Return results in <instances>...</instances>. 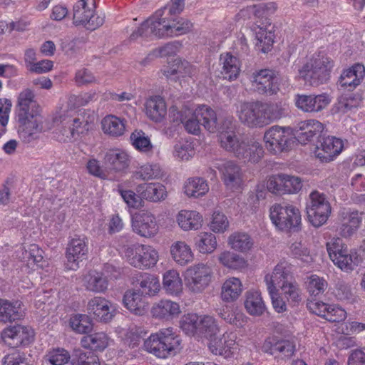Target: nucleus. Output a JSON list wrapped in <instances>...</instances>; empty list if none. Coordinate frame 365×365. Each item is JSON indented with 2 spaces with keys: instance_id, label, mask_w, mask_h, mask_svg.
Instances as JSON below:
<instances>
[{
  "instance_id": "1",
  "label": "nucleus",
  "mask_w": 365,
  "mask_h": 365,
  "mask_svg": "<svg viewBox=\"0 0 365 365\" xmlns=\"http://www.w3.org/2000/svg\"><path fill=\"white\" fill-rule=\"evenodd\" d=\"M96 96L94 91L71 95L58 107L53 115L55 125L53 138L60 143H72L87 135L93 129L96 115L89 110H76L92 101Z\"/></svg>"
},
{
  "instance_id": "2",
  "label": "nucleus",
  "mask_w": 365,
  "mask_h": 365,
  "mask_svg": "<svg viewBox=\"0 0 365 365\" xmlns=\"http://www.w3.org/2000/svg\"><path fill=\"white\" fill-rule=\"evenodd\" d=\"M169 117L173 122L180 121L188 133L195 135L201 131L200 118L205 129L210 133H217L221 146L227 150L228 135L225 121L208 106H198L194 110L185 109L183 113H180L175 106H172L169 110Z\"/></svg>"
},
{
  "instance_id": "3",
  "label": "nucleus",
  "mask_w": 365,
  "mask_h": 365,
  "mask_svg": "<svg viewBox=\"0 0 365 365\" xmlns=\"http://www.w3.org/2000/svg\"><path fill=\"white\" fill-rule=\"evenodd\" d=\"M181 339L173 327L163 328L146 338L143 349L159 359L175 356L182 349Z\"/></svg>"
},
{
  "instance_id": "4",
  "label": "nucleus",
  "mask_w": 365,
  "mask_h": 365,
  "mask_svg": "<svg viewBox=\"0 0 365 365\" xmlns=\"http://www.w3.org/2000/svg\"><path fill=\"white\" fill-rule=\"evenodd\" d=\"M333 66L330 58L314 55L299 70V75L309 86H318L329 80Z\"/></svg>"
},
{
  "instance_id": "5",
  "label": "nucleus",
  "mask_w": 365,
  "mask_h": 365,
  "mask_svg": "<svg viewBox=\"0 0 365 365\" xmlns=\"http://www.w3.org/2000/svg\"><path fill=\"white\" fill-rule=\"evenodd\" d=\"M120 254L130 265L139 269L153 268L159 260L158 250L149 245H132L124 247Z\"/></svg>"
},
{
  "instance_id": "6",
  "label": "nucleus",
  "mask_w": 365,
  "mask_h": 365,
  "mask_svg": "<svg viewBox=\"0 0 365 365\" xmlns=\"http://www.w3.org/2000/svg\"><path fill=\"white\" fill-rule=\"evenodd\" d=\"M263 155L262 145L255 140H246L240 135H230V158H236L241 163H255Z\"/></svg>"
},
{
  "instance_id": "7",
  "label": "nucleus",
  "mask_w": 365,
  "mask_h": 365,
  "mask_svg": "<svg viewBox=\"0 0 365 365\" xmlns=\"http://www.w3.org/2000/svg\"><path fill=\"white\" fill-rule=\"evenodd\" d=\"M170 21L168 17L163 16V11L158 10L153 15L146 19L140 26L134 31L130 37L135 39L138 37L145 38H161L170 36Z\"/></svg>"
},
{
  "instance_id": "8",
  "label": "nucleus",
  "mask_w": 365,
  "mask_h": 365,
  "mask_svg": "<svg viewBox=\"0 0 365 365\" xmlns=\"http://www.w3.org/2000/svg\"><path fill=\"white\" fill-rule=\"evenodd\" d=\"M269 216L272 223L282 231H297L301 224L300 212L292 205H273Z\"/></svg>"
},
{
  "instance_id": "9",
  "label": "nucleus",
  "mask_w": 365,
  "mask_h": 365,
  "mask_svg": "<svg viewBox=\"0 0 365 365\" xmlns=\"http://www.w3.org/2000/svg\"><path fill=\"white\" fill-rule=\"evenodd\" d=\"M183 276L188 291L195 294H201L210 284L212 271L207 264L198 262L188 267Z\"/></svg>"
},
{
  "instance_id": "10",
  "label": "nucleus",
  "mask_w": 365,
  "mask_h": 365,
  "mask_svg": "<svg viewBox=\"0 0 365 365\" xmlns=\"http://www.w3.org/2000/svg\"><path fill=\"white\" fill-rule=\"evenodd\" d=\"M327 249L334 264L344 272L352 271L360 262L357 253L349 252L340 238L327 242Z\"/></svg>"
},
{
  "instance_id": "11",
  "label": "nucleus",
  "mask_w": 365,
  "mask_h": 365,
  "mask_svg": "<svg viewBox=\"0 0 365 365\" xmlns=\"http://www.w3.org/2000/svg\"><path fill=\"white\" fill-rule=\"evenodd\" d=\"M307 213L309 222L314 227H320L328 220L331 207L324 194L313 191L307 204Z\"/></svg>"
},
{
  "instance_id": "12",
  "label": "nucleus",
  "mask_w": 365,
  "mask_h": 365,
  "mask_svg": "<svg viewBox=\"0 0 365 365\" xmlns=\"http://www.w3.org/2000/svg\"><path fill=\"white\" fill-rule=\"evenodd\" d=\"M34 338L35 332L31 327L19 324L8 326L0 333L1 341L11 348L28 346Z\"/></svg>"
},
{
  "instance_id": "13",
  "label": "nucleus",
  "mask_w": 365,
  "mask_h": 365,
  "mask_svg": "<svg viewBox=\"0 0 365 365\" xmlns=\"http://www.w3.org/2000/svg\"><path fill=\"white\" fill-rule=\"evenodd\" d=\"M180 327L187 335L203 337L205 334H210L215 330V320L210 316L189 313L182 317Z\"/></svg>"
},
{
  "instance_id": "14",
  "label": "nucleus",
  "mask_w": 365,
  "mask_h": 365,
  "mask_svg": "<svg viewBox=\"0 0 365 365\" xmlns=\"http://www.w3.org/2000/svg\"><path fill=\"white\" fill-rule=\"evenodd\" d=\"M291 140L290 129L288 127L274 125L266 130L264 135L265 147L273 154L287 151Z\"/></svg>"
},
{
  "instance_id": "15",
  "label": "nucleus",
  "mask_w": 365,
  "mask_h": 365,
  "mask_svg": "<svg viewBox=\"0 0 365 365\" xmlns=\"http://www.w3.org/2000/svg\"><path fill=\"white\" fill-rule=\"evenodd\" d=\"M132 229L139 236L151 239L158 234L160 226L154 213L143 210L133 215Z\"/></svg>"
},
{
  "instance_id": "16",
  "label": "nucleus",
  "mask_w": 365,
  "mask_h": 365,
  "mask_svg": "<svg viewBox=\"0 0 365 365\" xmlns=\"http://www.w3.org/2000/svg\"><path fill=\"white\" fill-rule=\"evenodd\" d=\"M237 115L240 121L250 128H262L269 125L265 118V107L259 103H242Z\"/></svg>"
},
{
  "instance_id": "17",
  "label": "nucleus",
  "mask_w": 365,
  "mask_h": 365,
  "mask_svg": "<svg viewBox=\"0 0 365 365\" xmlns=\"http://www.w3.org/2000/svg\"><path fill=\"white\" fill-rule=\"evenodd\" d=\"M16 119L19 123L18 133L26 142L37 138L43 130V118L40 112L17 117Z\"/></svg>"
},
{
  "instance_id": "18",
  "label": "nucleus",
  "mask_w": 365,
  "mask_h": 365,
  "mask_svg": "<svg viewBox=\"0 0 365 365\" xmlns=\"http://www.w3.org/2000/svg\"><path fill=\"white\" fill-rule=\"evenodd\" d=\"M117 304L105 297H94L87 305V310L94 318L101 322H110L117 313Z\"/></svg>"
},
{
  "instance_id": "19",
  "label": "nucleus",
  "mask_w": 365,
  "mask_h": 365,
  "mask_svg": "<svg viewBox=\"0 0 365 365\" xmlns=\"http://www.w3.org/2000/svg\"><path fill=\"white\" fill-rule=\"evenodd\" d=\"M88 251V240L85 237L76 236L72 238L66 248V267L70 270H76L79 263L86 256Z\"/></svg>"
},
{
  "instance_id": "20",
  "label": "nucleus",
  "mask_w": 365,
  "mask_h": 365,
  "mask_svg": "<svg viewBox=\"0 0 365 365\" xmlns=\"http://www.w3.org/2000/svg\"><path fill=\"white\" fill-rule=\"evenodd\" d=\"M111 266H106L104 272L91 270L83 277V286L88 291L95 293H104L108 287V279L117 278V274H108Z\"/></svg>"
},
{
  "instance_id": "21",
  "label": "nucleus",
  "mask_w": 365,
  "mask_h": 365,
  "mask_svg": "<svg viewBox=\"0 0 365 365\" xmlns=\"http://www.w3.org/2000/svg\"><path fill=\"white\" fill-rule=\"evenodd\" d=\"M180 313V304L169 299H161L155 302L150 309L151 316L154 319L165 322L178 318Z\"/></svg>"
},
{
  "instance_id": "22",
  "label": "nucleus",
  "mask_w": 365,
  "mask_h": 365,
  "mask_svg": "<svg viewBox=\"0 0 365 365\" xmlns=\"http://www.w3.org/2000/svg\"><path fill=\"white\" fill-rule=\"evenodd\" d=\"M140 290L133 288L127 289L123 297V304L131 314L144 316L149 310V302Z\"/></svg>"
},
{
  "instance_id": "23",
  "label": "nucleus",
  "mask_w": 365,
  "mask_h": 365,
  "mask_svg": "<svg viewBox=\"0 0 365 365\" xmlns=\"http://www.w3.org/2000/svg\"><path fill=\"white\" fill-rule=\"evenodd\" d=\"M292 278V266L286 261L279 262L273 269L272 273H268L264 277L269 293L274 292L276 286L283 285L290 282Z\"/></svg>"
},
{
  "instance_id": "24",
  "label": "nucleus",
  "mask_w": 365,
  "mask_h": 365,
  "mask_svg": "<svg viewBox=\"0 0 365 365\" xmlns=\"http://www.w3.org/2000/svg\"><path fill=\"white\" fill-rule=\"evenodd\" d=\"M344 148L343 141L335 137H327L317 146L314 155L323 163L332 161Z\"/></svg>"
},
{
  "instance_id": "25",
  "label": "nucleus",
  "mask_w": 365,
  "mask_h": 365,
  "mask_svg": "<svg viewBox=\"0 0 365 365\" xmlns=\"http://www.w3.org/2000/svg\"><path fill=\"white\" fill-rule=\"evenodd\" d=\"M161 72L167 78L180 81L181 78L192 77L197 73L196 68L189 62L179 58L168 62L161 68Z\"/></svg>"
},
{
  "instance_id": "26",
  "label": "nucleus",
  "mask_w": 365,
  "mask_h": 365,
  "mask_svg": "<svg viewBox=\"0 0 365 365\" xmlns=\"http://www.w3.org/2000/svg\"><path fill=\"white\" fill-rule=\"evenodd\" d=\"M43 251L36 244H31L21 250V259L25 271L30 273L43 267Z\"/></svg>"
},
{
  "instance_id": "27",
  "label": "nucleus",
  "mask_w": 365,
  "mask_h": 365,
  "mask_svg": "<svg viewBox=\"0 0 365 365\" xmlns=\"http://www.w3.org/2000/svg\"><path fill=\"white\" fill-rule=\"evenodd\" d=\"M328 95H297L295 98L296 106L304 112H319L325 108L330 103Z\"/></svg>"
},
{
  "instance_id": "28",
  "label": "nucleus",
  "mask_w": 365,
  "mask_h": 365,
  "mask_svg": "<svg viewBox=\"0 0 365 365\" xmlns=\"http://www.w3.org/2000/svg\"><path fill=\"white\" fill-rule=\"evenodd\" d=\"M175 220L178 227L184 232L200 230L204 225L202 215L195 210H180L175 216Z\"/></svg>"
},
{
  "instance_id": "29",
  "label": "nucleus",
  "mask_w": 365,
  "mask_h": 365,
  "mask_svg": "<svg viewBox=\"0 0 365 365\" xmlns=\"http://www.w3.org/2000/svg\"><path fill=\"white\" fill-rule=\"evenodd\" d=\"M103 160L115 172H124L130 167L131 156L125 150L115 148L106 153Z\"/></svg>"
},
{
  "instance_id": "30",
  "label": "nucleus",
  "mask_w": 365,
  "mask_h": 365,
  "mask_svg": "<svg viewBox=\"0 0 365 365\" xmlns=\"http://www.w3.org/2000/svg\"><path fill=\"white\" fill-rule=\"evenodd\" d=\"M182 190L188 198L200 199L206 196L209 192L210 185L205 178L193 176L184 181Z\"/></svg>"
},
{
  "instance_id": "31",
  "label": "nucleus",
  "mask_w": 365,
  "mask_h": 365,
  "mask_svg": "<svg viewBox=\"0 0 365 365\" xmlns=\"http://www.w3.org/2000/svg\"><path fill=\"white\" fill-rule=\"evenodd\" d=\"M274 74L269 69H262L252 73L251 82L256 91L262 94H274L277 88L274 85Z\"/></svg>"
},
{
  "instance_id": "32",
  "label": "nucleus",
  "mask_w": 365,
  "mask_h": 365,
  "mask_svg": "<svg viewBox=\"0 0 365 365\" xmlns=\"http://www.w3.org/2000/svg\"><path fill=\"white\" fill-rule=\"evenodd\" d=\"M137 192L140 197L150 202H160L168 197L165 186L160 182L142 183L138 185Z\"/></svg>"
},
{
  "instance_id": "33",
  "label": "nucleus",
  "mask_w": 365,
  "mask_h": 365,
  "mask_svg": "<svg viewBox=\"0 0 365 365\" xmlns=\"http://www.w3.org/2000/svg\"><path fill=\"white\" fill-rule=\"evenodd\" d=\"M173 260L179 266L185 267L195 259V253L190 245L183 240L173 242L170 247Z\"/></svg>"
},
{
  "instance_id": "34",
  "label": "nucleus",
  "mask_w": 365,
  "mask_h": 365,
  "mask_svg": "<svg viewBox=\"0 0 365 365\" xmlns=\"http://www.w3.org/2000/svg\"><path fill=\"white\" fill-rule=\"evenodd\" d=\"M162 287L168 296L178 297L183 293V282L178 270L170 269L163 274Z\"/></svg>"
},
{
  "instance_id": "35",
  "label": "nucleus",
  "mask_w": 365,
  "mask_h": 365,
  "mask_svg": "<svg viewBox=\"0 0 365 365\" xmlns=\"http://www.w3.org/2000/svg\"><path fill=\"white\" fill-rule=\"evenodd\" d=\"M144 110L146 116L154 123H162L168 113L166 103L159 96L148 98L145 103Z\"/></svg>"
},
{
  "instance_id": "36",
  "label": "nucleus",
  "mask_w": 365,
  "mask_h": 365,
  "mask_svg": "<svg viewBox=\"0 0 365 365\" xmlns=\"http://www.w3.org/2000/svg\"><path fill=\"white\" fill-rule=\"evenodd\" d=\"M297 139L301 144H307L324 130V125L317 120L310 119L301 121L297 125Z\"/></svg>"
},
{
  "instance_id": "37",
  "label": "nucleus",
  "mask_w": 365,
  "mask_h": 365,
  "mask_svg": "<svg viewBox=\"0 0 365 365\" xmlns=\"http://www.w3.org/2000/svg\"><path fill=\"white\" fill-rule=\"evenodd\" d=\"M113 342L112 339L104 331L87 334L81 339L83 348L93 352H103Z\"/></svg>"
},
{
  "instance_id": "38",
  "label": "nucleus",
  "mask_w": 365,
  "mask_h": 365,
  "mask_svg": "<svg viewBox=\"0 0 365 365\" xmlns=\"http://www.w3.org/2000/svg\"><path fill=\"white\" fill-rule=\"evenodd\" d=\"M365 75V67L363 64L355 63L351 67L343 71L338 81L339 85L352 90L359 86Z\"/></svg>"
},
{
  "instance_id": "39",
  "label": "nucleus",
  "mask_w": 365,
  "mask_h": 365,
  "mask_svg": "<svg viewBox=\"0 0 365 365\" xmlns=\"http://www.w3.org/2000/svg\"><path fill=\"white\" fill-rule=\"evenodd\" d=\"M103 133L112 138L123 136L126 131V120L115 115H107L101 122Z\"/></svg>"
},
{
  "instance_id": "40",
  "label": "nucleus",
  "mask_w": 365,
  "mask_h": 365,
  "mask_svg": "<svg viewBox=\"0 0 365 365\" xmlns=\"http://www.w3.org/2000/svg\"><path fill=\"white\" fill-rule=\"evenodd\" d=\"M40 112V107L35 101V95L30 89L19 93L17 98L16 118Z\"/></svg>"
},
{
  "instance_id": "41",
  "label": "nucleus",
  "mask_w": 365,
  "mask_h": 365,
  "mask_svg": "<svg viewBox=\"0 0 365 365\" xmlns=\"http://www.w3.org/2000/svg\"><path fill=\"white\" fill-rule=\"evenodd\" d=\"M227 331L221 332L220 328L215 324V330L210 334H205L203 337L209 340L208 346L210 351L215 355H225L227 357L228 336Z\"/></svg>"
},
{
  "instance_id": "42",
  "label": "nucleus",
  "mask_w": 365,
  "mask_h": 365,
  "mask_svg": "<svg viewBox=\"0 0 365 365\" xmlns=\"http://www.w3.org/2000/svg\"><path fill=\"white\" fill-rule=\"evenodd\" d=\"M217 240L215 235L209 231L199 232L194 239V246L199 254L208 255L217 248Z\"/></svg>"
},
{
  "instance_id": "43",
  "label": "nucleus",
  "mask_w": 365,
  "mask_h": 365,
  "mask_svg": "<svg viewBox=\"0 0 365 365\" xmlns=\"http://www.w3.org/2000/svg\"><path fill=\"white\" fill-rule=\"evenodd\" d=\"M262 348L271 355L279 354L284 358H290L295 351V345L289 340H266Z\"/></svg>"
},
{
  "instance_id": "44",
  "label": "nucleus",
  "mask_w": 365,
  "mask_h": 365,
  "mask_svg": "<svg viewBox=\"0 0 365 365\" xmlns=\"http://www.w3.org/2000/svg\"><path fill=\"white\" fill-rule=\"evenodd\" d=\"M362 222V214L358 211L346 212L341 214L340 234L344 237L353 235L359 228Z\"/></svg>"
},
{
  "instance_id": "45",
  "label": "nucleus",
  "mask_w": 365,
  "mask_h": 365,
  "mask_svg": "<svg viewBox=\"0 0 365 365\" xmlns=\"http://www.w3.org/2000/svg\"><path fill=\"white\" fill-rule=\"evenodd\" d=\"M21 303L0 298V322L7 323L20 319Z\"/></svg>"
},
{
  "instance_id": "46",
  "label": "nucleus",
  "mask_w": 365,
  "mask_h": 365,
  "mask_svg": "<svg viewBox=\"0 0 365 365\" xmlns=\"http://www.w3.org/2000/svg\"><path fill=\"white\" fill-rule=\"evenodd\" d=\"M138 283L140 288V292L145 296L154 297L157 295L161 288L159 277L150 273H140Z\"/></svg>"
},
{
  "instance_id": "47",
  "label": "nucleus",
  "mask_w": 365,
  "mask_h": 365,
  "mask_svg": "<svg viewBox=\"0 0 365 365\" xmlns=\"http://www.w3.org/2000/svg\"><path fill=\"white\" fill-rule=\"evenodd\" d=\"M245 307L252 316H262L266 311V306L261 296L257 290H250L245 294Z\"/></svg>"
},
{
  "instance_id": "48",
  "label": "nucleus",
  "mask_w": 365,
  "mask_h": 365,
  "mask_svg": "<svg viewBox=\"0 0 365 365\" xmlns=\"http://www.w3.org/2000/svg\"><path fill=\"white\" fill-rule=\"evenodd\" d=\"M132 176L136 180L149 181L161 178L163 172L159 164L146 163L138 167L133 173Z\"/></svg>"
},
{
  "instance_id": "49",
  "label": "nucleus",
  "mask_w": 365,
  "mask_h": 365,
  "mask_svg": "<svg viewBox=\"0 0 365 365\" xmlns=\"http://www.w3.org/2000/svg\"><path fill=\"white\" fill-rule=\"evenodd\" d=\"M195 144L187 139H181L173 146V156L178 161L187 162L195 155Z\"/></svg>"
},
{
  "instance_id": "50",
  "label": "nucleus",
  "mask_w": 365,
  "mask_h": 365,
  "mask_svg": "<svg viewBox=\"0 0 365 365\" xmlns=\"http://www.w3.org/2000/svg\"><path fill=\"white\" fill-rule=\"evenodd\" d=\"M282 296L289 305L295 307L302 300V292L299 284L295 280L280 286Z\"/></svg>"
},
{
  "instance_id": "51",
  "label": "nucleus",
  "mask_w": 365,
  "mask_h": 365,
  "mask_svg": "<svg viewBox=\"0 0 365 365\" xmlns=\"http://www.w3.org/2000/svg\"><path fill=\"white\" fill-rule=\"evenodd\" d=\"M69 326L75 333L85 334L92 331L93 323L88 315L76 314L70 317Z\"/></svg>"
},
{
  "instance_id": "52",
  "label": "nucleus",
  "mask_w": 365,
  "mask_h": 365,
  "mask_svg": "<svg viewBox=\"0 0 365 365\" xmlns=\"http://www.w3.org/2000/svg\"><path fill=\"white\" fill-rule=\"evenodd\" d=\"M133 147L140 153H148L153 151V145L150 138L142 130H135L130 136Z\"/></svg>"
},
{
  "instance_id": "53",
  "label": "nucleus",
  "mask_w": 365,
  "mask_h": 365,
  "mask_svg": "<svg viewBox=\"0 0 365 365\" xmlns=\"http://www.w3.org/2000/svg\"><path fill=\"white\" fill-rule=\"evenodd\" d=\"M43 359L50 365H65L71 360V354L63 347H53L46 351Z\"/></svg>"
},
{
  "instance_id": "54",
  "label": "nucleus",
  "mask_w": 365,
  "mask_h": 365,
  "mask_svg": "<svg viewBox=\"0 0 365 365\" xmlns=\"http://www.w3.org/2000/svg\"><path fill=\"white\" fill-rule=\"evenodd\" d=\"M361 102L360 96L354 93H345L341 95L335 104L336 110L342 113H346L357 108Z\"/></svg>"
},
{
  "instance_id": "55",
  "label": "nucleus",
  "mask_w": 365,
  "mask_h": 365,
  "mask_svg": "<svg viewBox=\"0 0 365 365\" xmlns=\"http://www.w3.org/2000/svg\"><path fill=\"white\" fill-rule=\"evenodd\" d=\"M252 237L246 232H235L230 237V245L235 250L247 252L253 247Z\"/></svg>"
},
{
  "instance_id": "56",
  "label": "nucleus",
  "mask_w": 365,
  "mask_h": 365,
  "mask_svg": "<svg viewBox=\"0 0 365 365\" xmlns=\"http://www.w3.org/2000/svg\"><path fill=\"white\" fill-rule=\"evenodd\" d=\"M140 329L135 326H132L128 329L119 328L117 334L120 338L130 348L136 347L140 342Z\"/></svg>"
},
{
  "instance_id": "57",
  "label": "nucleus",
  "mask_w": 365,
  "mask_h": 365,
  "mask_svg": "<svg viewBox=\"0 0 365 365\" xmlns=\"http://www.w3.org/2000/svg\"><path fill=\"white\" fill-rule=\"evenodd\" d=\"M307 289L312 296H319L324 292L328 287L327 282L317 274H312L307 278Z\"/></svg>"
},
{
  "instance_id": "58",
  "label": "nucleus",
  "mask_w": 365,
  "mask_h": 365,
  "mask_svg": "<svg viewBox=\"0 0 365 365\" xmlns=\"http://www.w3.org/2000/svg\"><path fill=\"white\" fill-rule=\"evenodd\" d=\"M244 185L243 173L238 165L230 164V191L241 192Z\"/></svg>"
},
{
  "instance_id": "59",
  "label": "nucleus",
  "mask_w": 365,
  "mask_h": 365,
  "mask_svg": "<svg viewBox=\"0 0 365 365\" xmlns=\"http://www.w3.org/2000/svg\"><path fill=\"white\" fill-rule=\"evenodd\" d=\"M257 46L262 53L270 50L274 43V34L266 29L259 28L256 32Z\"/></svg>"
},
{
  "instance_id": "60",
  "label": "nucleus",
  "mask_w": 365,
  "mask_h": 365,
  "mask_svg": "<svg viewBox=\"0 0 365 365\" xmlns=\"http://www.w3.org/2000/svg\"><path fill=\"white\" fill-rule=\"evenodd\" d=\"M169 21L171 29L170 36L185 34L192 28L191 22L182 18H172Z\"/></svg>"
},
{
  "instance_id": "61",
  "label": "nucleus",
  "mask_w": 365,
  "mask_h": 365,
  "mask_svg": "<svg viewBox=\"0 0 365 365\" xmlns=\"http://www.w3.org/2000/svg\"><path fill=\"white\" fill-rule=\"evenodd\" d=\"M118 192L121 196L125 203L130 207L137 208L140 205V196L134 191L123 188V185H118Z\"/></svg>"
},
{
  "instance_id": "62",
  "label": "nucleus",
  "mask_w": 365,
  "mask_h": 365,
  "mask_svg": "<svg viewBox=\"0 0 365 365\" xmlns=\"http://www.w3.org/2000/svg\"><path fill=\"white\" fill-rule=\"evenodd\" d=\"M284 185L285 193H297L302 188V180L299 177L284 173Z\"/></svg>"
},
{
  "instance_id": "63",
  "label": "nucleus",
  "mask_w": 365,
  "mask_h": 365,
  "mask_svg": "<svg viewBox=\"0 0 365 365\" xmlns=\"http://www.w3.org/2000/svg\"><path fill=\"white\" fill-rule=\"evenodd\" d=\"M291 255L303 262H308L312 259L309 249L300 242H294L289 247Z\"/></svg>"
},
{
  "instance_id": "64",
  "label": "nucleus",
  "mask_w": 365,
  "mask_h": 365,
  "mask_svg": "<svg viewBox=\"0 0 365 365\" xmlns=\"http://www.w3.org/2000/svg\"><path fill=\"white\" fill-rule=\"evenodd\" d=\"M267 187L272 193L284 194V173L271 176L267 181Z\"/></svg>"
}]
</instances>
